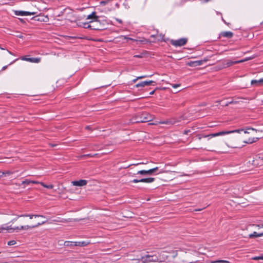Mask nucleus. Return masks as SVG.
Segmentation results:
<instances>
[{"label": "nucleus", "mask_w": 263, "mask_h": 263, "mask_svg": "<svg viewBox=\"0 0 263 263\" xmlns=\"http://www.w3.org/2000/svg\"><path fill=\"white\" fill-rule=\"evenodd\" d=\"M164 172L163 171H160V173H164Z\"/></svg>", "instance_id": "obj_57"}, {"label": "nucleus", "mask_w": 263, "mask_h": 263, "mask_svg": "<svg viewBox=\"0 0 263 263\" xmlns=\"http://www.w3.org/2000/svg\"><path fill=\"white\" fill-rule=\"evenodd\" d=\"M204 2H209L210 0H203Z\"/></svg>", "instance_id": "obj_56"}, {"label": "nucleus", "mask_w": 263, "mask_h": 263, "mask_svg": "<svg viewBox=\"0 0 263 263\" xmlns=\"http://www.w3.org/2000/svg\"><path fill=\"white\" fill-rule=\"evenodd\" d=\"M158 170V167H156L155 168L147 170V175H152L153 173H155Z\"/></svg>", "instance_id": "obj_22"}, {"label": "nucleus", "mask_w": 263, "mask_h": 263, "mask_svg": "<svg viewBox=\"0 0 263 263\" xmlns=\"http://www.w3.org/2000/svg\"><path fill=\"white\" fill-rule=\"evenodd\" d=\"M257 227L259 228H263V223L257 225Z\"/></svg>", "instance_id": "obj_45"}, {"label": "nucleus", "mask_w": 263, "mask_h": 263, "mask_svg": "<svg viewBox=\"0 0 263 263\" xmlns=\"http://www.w3.org/2000/svg\"><path fill=\"white\" fill-rule=\"evenodd\" d=\"M233 33L231 31H226L222 33V35L224 37L231 38L233 36Z\"/></svg>", "instance_id": "obj_21"}, {"label": "nucleus", "mask_w": 263, "mask_h": 263, "mask_svg": "<svg viewBox=\"0 0 263 263\" xmlns=\"http://www.w3.org/2000/svg\"><path fill=\"white\" fill-rule=\"evenodd\" d=\"M150 121V118L147 114L142 115L141 119L136 121V122H146Z\"/></svg>", "instance_id": "obj_13"}, {"label": "nucleus", "mask_w": 263, "mask_h": 263, "mask_svg": "<svg viewBox=\"0 0 263 263\" xmlns=\"http://www.w3.org/2000/svg\"><path fill=\"white\" fill-rule=\"evenodd\" d=\"M30 59L31 58H26L25 57H23L21 58V59L22 60L26 61H28V62H30Z\"/></svg>", "instance_id": "obj_35"}, {"label": "nucleus", "mask_w": 263, "mask_h": 263, "mask_svg": "<svg viewBox=\"0 0 263 263\" xmlns=\"http://www.w3.org/2000/svg\"><path fill=\"white\" fill-rule=\"evenodd\" d=\"M182 120V118L180 117L177 118H174L169 119H167L166 120L162 121L159 122V124H166V125H172L174 124H178L179 122H180Z\"/></svg>", "instance_id": "obj_4"}, {"label": "nucleus", "mask_w": 263, "mask_h": 263, "mask_svg": "<svg viewBox=\"0 0 263 263\" xmlns=\"http://www.w3.org/2000/svg\"><path fill=\"white\" fill-rule=\"evenodd\" d=\"M5 173V174H4V176H6V175H10L11 174V173L9 171H7V172H4Z\"/></svg>", "instance_id": "obj_41"}, {"label": "nucleus", "mask_w": 263, "mask_h": 263, "mask_svg": "<svg viewBox=\"0 0 263 263\" xmlns=\"http://www.w3.org/2000/svg\"><path fill=\"white\" fill-rule=\"evenodd\" d=\"M71 183L74 186H83L86 185L87 183V181L86 180H79L78 181H73Z\"/></svg>", "instance_id": "obj_9"}, {"label": "nucleus", "mask_w": 263, "mask_h": 263, "mask_svg": "<svg viewBox=\"0 0 263 263\" xmlns=\"http://www.w3.org/2000/svg\"><path fill=\"white\" fill-rule=\"evenodd\" d=\"M153 83H155V82L153 81H143V82H141L136 84V87H144L145 86L149 85Z\"/></svg>", "instance_id": "obj_12"}, {"label": "nucleus", "mask_w": 263, "mask_h": 263, "mask_svg": "<svg viewBox=\"0 0 263 263\" xmlns=\"http://www.w3.org/2000/svg\"><path fill=\"white\" fill-rule=\"evenodd\" d=\"M31 183V180H30L29 179H26L24 181H22V184H29Z\"/></svg>", "instance_id": "obj_31"}, {"label": "nucleus", "mask_w": 263, "mask_h": 263, "mask_svg": "<svg viewBox=\"0 0 263 263\" xmlns=\"http://www.w3.org/2000/svg\"><path fill=\"white\" fill-rule=\"evenodd\" d=\"M155 180L154 178H143L141 179L140 181L141 182H145V183H152L154 182Z\"/></svg>", "instance_id": "obj_18"}, {"label": "nucleus", "mask_w": 263, "mask_h": 263, "mask_svg": "<svg viewBox=\"0 0 263 263\" xmlns=\"http://www.w3.org/2000/svg\"><path fill=\"white\" fill-rule=\"evenodd\" d=\"M95 24H91L92 25H93L95 26V27H99L101 29L100 30H102V29L101 28V27H100L101 26V23H94Z\"/></svg>", "instance_id": "obj_33"}, {"label": "nucleus", "mask_w": 263, "mask_h": 263, "mask_svg": "<svg viewBox=\"0 0 263 263\" xmlns=\"http://www.w3.org/2000/svg\"><path fill=\"white\" fill-rule=\"evenodd\" d=\"M187 65L190 66H191V67H195L196 66L195 61H191L190 62H188L187 63Z\"/></svg>", "instance_id": "obj_30"}, {"label": "nucleus", "mask_w": 263, "mask_h": 263, "mask_svg": "<svg viewBox=\"0 0 263 263\" xmlns=\"http://www.w3.org/2000/svg\"><path fill=\"white\" fill-rule=\"evenodd\" d=\"M7 68V66H4V67H3V68H2V70H5Z\"/></svg>", "instance_id": "obj_50"}, {"label": "nucleus", "mask_w": 263, "mask_h": 263, "mask_svg": "<svg viewBox=\"0 0 263 263\" xmlns=\"http://www.w3.org/2000/svg\"><path fill=\"white\" fill-rule=\"evenodd\" d=\"M116 20H117L118 22H119L120 23H122V21L121 20H120V19L117 18V19H116Z\"/></svg>", "instance_id": "obj_51"}, {"label": "nucleus", "mask_w": 263, "mask_h": 263, "mask_svg": "<svg viewBox=\"0 0 263 263\" xmlns=\"http://www.w3.org/2000/svg\"><path fill=\"white\" fill-rule=\"evenodd\" d=\"M231 103H232V102H229V104H231ZM228 105V103L226 104V105Z\"/></svg>", "instance_id": "obj_60"}, {"label": "nucleus", "mask_w": 263, "mask_h": 263, "mask_svg": "<svg viewBox=\"0 0 263 263\" xmlns=\"http://www.w3.org/2000/svg\"><path fill=\"white\" fill-rule=\"evenodd\" d=\"M89 23L85 22V23H80L79 24H78V25L80 27H82L85 28H90L91 29L93 30H100L101 29L99 27H95V26L92 25L91 24H89Z\"/></svg>", "instance_id": "obj_7"}, {"label": "nucleus", "mask_w": 263, "mask_h": 263, "mask_svg": "<svg viewBox=\"0 0 263 263\" xmlns=\"http://www.w3.org/2000/svg\"><path fill=\"white\" fill-rule=\"evenodd\" d=\"M17 36L20 38H23V35L22 34H19V35H17Z\"/></svg>", "instance_id": "obj_52"}, {"label": "nucleus", "mask_w": 263, "mask_h": 263, "mask_svg": "<svg viewBox=\"0 0 263 263\" xmlns=\"http://www.w3.org/2000/svg\"><path fill=\"white\" fill-rule=\"evenodd\" d=\"M124 38L125 39L129 40H132V41H134V39H132V38L128 37H127V36H124Z\"/></svg>", "instance_id": "obj_44"}, {"label": "nucleus", "mask_w": 263, "mask_h": 263, "mask_svg": "<svg viewBox=\"0 0 263 263\" xmlns=\"http://www.w3.org/2000/svg\"><path fill=\"white\" fill-rule=\"evenodd\" d=\"M179 86H180L179 84H174V85H173V87L176 88V87H178Z\"/></svg>", "instance_id": "obj_47"}, {"label": "nucleus", "mask_w": 263, "mask_h": 263, "mask_svg": "<svg viewBox=\"0 0 263 263\" xmlns=\"http://www.w3.org/2000/svg\"><path fill=\"white\" fill-rule=\"evenodd\" d=\"M17 214H16V215H15L16 217L15 218H13V219L12 220L11 222H13V221H16V220L17 219V218H18V217H17Z\"/></svg>", "instance_id": "obj_46"}, {"label": "nucleus", "mask_w": 263, "mask_h": 263, "mask_svg": "<svg viewBox=\"0 0 263 263\" xmlns=\"http://www.w3.org/2000/svg\"><path fill=\"white\" fill-rule=\"evenodd\" d=\"M166 258V256H164L163 255L157 256L156 255H146L144 256H142L140 259H139L138 260L141 263H146L150 262H162Z\"/></svg>", "instance_id": "obj_3"}, {"label": "nucleus", "mask_w": 263, "mask_h": 263, "mask_svg": "<svg viewBox=\"0 0 263 263\" xmlns=\"http://www.w3.org/2000/svg\"><path fill=\"white\" fill-rule=\"evenodd\" d=\"M75 244H76V242L66 241L64 242V245L66 247L72 248L74 246H76Z\"/></svg>", "instance_id": "obj_19"}, {"label": "nucleus", "mask_w": 263, "mask_h": 263, "mask_svg": "<svg viewBox=\"0 0 263 263\" xmlns=\"http://www.w3.org/2000/svg\"><path fill=\"white\" fill-rule=\"evenodd\" d=\"M15 243H16L15 241H14V240H11V241H8V245H9V246H12V245H15Z\"/></svg>", "instance_id": "obj_34"}, {"label": "nucleus", "mask_w": 263, "mask_h": 263, "mask_svg": "<svg viewBox=\"0 0 263 263\" xmlns=\"http://www.w3.org/2000/svg\"><path fill=\"white\" fill-rule=\"evenodd\" d=\"M31 183H33V184H41V183H42V182H39V181H37L31 180Z\"/></svg>", "instance_id": "obj_39"}, {"label": "nucleus", "mask_w": 263, "mask_h": 263, "mask_svg": "<svg viewBox=\"0 0 263 263\" xmlns=\"http://www.w3.org/2000/svg\"><path fill=\"white\" fill-rule=\"evenodd\" d=\"M147 77V76H142L138 77V79H143L144 78H146Z\"/></svg>", "instance_id": "obj_43"}, {"label": "nucleus", "mask_w": 263, "mask_h": 263, "mask_svg": "<svg viewBox=\"0 0 263 263\" xmlns=\"http://www.w3.org/2000/svg\"><path fill=\"white\" fill-rule=\"evenodd\" d=\"M41 184L44 187H46V188H47V189H51L53 187V185H52V184H49V185H46L44 183L42 182V183H41Z\"/></svg>", "instance_id": "obj_25"}, {"label": "nucleus", "mask_w": 263, "mask_h": 263, "mask_svg": "<svg viewBox=\"0 0 263 263\" xmlns=\"http://www.w3.org/2000/svg\"><path fill=\"white\" fill-rule=\"evenodd\" d=\"M235 64H236V61L228 60L226 63L223 64V66L224 67H228Z\"/></svg>", "instance_id": "obj_17"}, {"label": "nucleus", "mask_w": 263, "mask_h": 263, "mask_svg": "<svg viewBox=\"0 0 263 263\" xmlns=\"http://www.w3.org/2000/svg\"><path fill=\"white\" fill-rule=\"evenodd\" d=\"M263 236V232L257 233L256 232H254L253 233L249 235V238H252L254 237H261Z\"/></svg>", "instance_id": "obj_16"}, {"label": "nucleus", "mask_w": 263, "mask_h": 263, "mask_svg": "<svg viewBox=\"0 0 263 263\" xmlns=\"http://www.w3.org/2000/svg\"><path fill=\"white\" fill-rule=\"evenodd\" d=\"M46 222V221H43L42 222H39L37 224L34 226H22L20 227H16L12 228L11 226L7 227H3L0 228V233L3 232L4 230H7L9 233H13L14 232H19L21 230H28L30 229H32L33 228H35L38 227L40 226H41Z\"/></svg>", "instance_id": "obj_2"}, {"label": "nucleus", "mask_w": 263, "mask_h": 263, "mask_svg": "<svg viewBox=\"0 0 263 263\" xmlns=\"http://www.w3.org/2000/svg\"><path fill=\"white\" fill-rule=\"evenodd\" d=\"M249 130L254 131L255 129L253 128H249L246 129H238L233 130H229V131H221L214 134H211L209 135H197V138L199 140H201L202 138H206L208 137L210 138H212L215 137L223 136L227 134H230L234 133H240L241 132H243L245 134H249L250 132Z\"/></svg>", "instance_id": "obj_1"}, {"label": "nucleus", "mask_w": 263, "mask_h": 263, "mask_svg": "<svg viewBox=\"0 0 263 263\" xmlns=\"http://www.w3.org/2000/svg\"><path fill=\"white\" fill-rule=\"evenodd\" d=\"M17 217H28L30 219H32L33 217H42L45 218V217L42 215H36V214H24L21 215H17Z\"/></svg>", "instance_id": "obj_11"}, {"label": "nucleus", "mask_w": 263, "mask_h": 263, "mask_svg": "<svg viewBox=\"0 0 263 263\" xmlns=\"http://www.w3.org/2000/svg\"><path fill=\"white\" fill-rule=\"evenodd\" d=\"M173 253L174 254V255H173V257H175L177 255V252H174Z\"/></svg>", "instance_id": "obj_53"}, {"label": "nucleus", "mask_w": 263, "mask_h": 263, "mask_svg": "<svg viewBox=\"0 0 263 263\" xmlns=\"http://www.w3.org/2000/svg\"><path fill=\"white\" fill-rule=\"evenodd\" d=\"M138 79H138V78H136V79H134V80H133V82H136V81H137V80H138Z\"/></svg>", "instance_id": "obj_55"}, {"label": "nucleus", "mask_w": 263, "mask_h": 263, "mask_svg": "<svg viewBox=\"0 0 263 263\" xmlns=\"http://www.w3.org/2000/svg\"><path fill=\"white\" fill-rule=\"evenodd\" d=\"M15 14L16 15L27 16L34 15L35 14V12L24 11H15Z\"/></svg>", "instance_id": "obj_8"}, {"label": "nucleus", "mask_w": 263, "mask_h": 263, "mask_svg": "<svg viewBox=\"0 0 263 263\" xmlns=\"http://www.w3.org/2000/svg\"><path fill=\"white\" fill-rule=\"evenodd\" d=\"M187 41L186 38H181L177 40H172L171 43L175 47H180L186 44Z\"/></svg>", "instance_id": "obj_5"}, {"label": "nucleus", "mask_w": 263, "mask_h": 263, "mask_svg": "<svg viewBox=\"0 0 263 263\" xmlns=\"http://www.w3.org/2000/svg\"><path fill=\"white\" fill-rule=\"evenodd\" d=\"M17 60V59L15 60L14 61H13V62H11V63H10V64H13V62H15V61H16Z\"/></svg>", "instance_id": "obj_59"}, {"label": "nucleus", "mask_w": 263, "mask_h": 263, "mask_svg": "<svg viewBox=\"0 0 263 263\" xmlns=\"http://www.w3.org/2000/svg\"><path fill=\"white\" fill-rule=\"evenodd\" d=\"M0 48H1V49H2V50H4V49H5L4 48H3V47H0Z\"/></svg>", "instance_id": "obj_62"}, {"label": "nucleus", "mask_w": 263, "mask_h": 263, "mask_svg": "<svg viewBox=\"0 0 263 263\" xmlns=\"http://www.w3.org/2000/svg\"><path fill=\"white\" fill-rule=\"evenodd\" d=\"M35 18V20L40 22H47L48 20V17L45 16H37Z\"/></svg>", "instance_id": "obj_14"}, {"label": "nucleus", "mask_w": 263, "mask_h": 263, "mask_svg": "<svg viewBox=\"0 0 263 263\" xmlns=\"http://www.w3.org/2000/svg\"><path fill=\"white\" fill-rule=\"evenodd\" d=\"M90 243L89 242L87 241H79V242H76L75 246H79V247H84L88 245Z\"/></svg>", "instance_id": "obj_15"}, {"label": "nucleus", "mask_w": 263, "mask_h": 263, "mask_svg": "<svg viewBox=\"0 0 263 263\" xmlns=\"http://www.w3.org/2000/svg\"><path fill=\"white\" fill-rule=\"evenodd\" d=\"M55 145H52L51 146H55Z\"/></svg>", "instance_id": "obj_63"}, {"label": "nucleus", "mask_w": 263, "mask_h": 263, "mask_svg": "<svg viewBox=\"0 0 263 263\" xmlns=\"http://www.w3.org/2000/svg\"><path fill=\"white\" fill-rule=\"evenodd\" d=\"M67 10H68V9H67V8H66V9H65L63 10V11H61V12H60V13L58 15V16H60L62 15H63V12H64V11H67Z\"/></svg>", "instance_id": "obj_40"}, {"label": "nucleus", "mask_w": 263, "mask_h": 263, "mask_svg": "<svg viewBox=\"0 0 263 263\" xmlns=\"http://www.w3.org/2000/svg\"><path fill=\"white\" fill-rule=\"evenodd\" d=\"M147 164V162H140V163H135V164H130L129 165H128L127 166L125 167V168H127L132 165H138L139 164Z\"/></svg>", "instance_id": "obj_29"}, {"label": "nucleus", "mask_w": 263, "mask_h": 263, "mask_svg": "<svg viewBox=\"0 0 263 263\" xmlns=\"http://www.w3.org/2000/svg\"><path fill=\"white\" fill-rule=\"evenodd\" d=\"M136 174H139V175H147V170H141V171H139L137 172V173H136ZM129 175L130 176H134L135 175H136V174H133V175L132 174V173H129Z\"/></svg>", "instance_id": "obj_20"}, {"label": "nucleus", "mask_w": 263, "mask_h": 263, "mask_svg": "<svg viewBox=\"0 0 263 263\" xmlns=\"http://www.w3.org/2000/svg\"><path fill=\"white\" fill-rule=\"evenodd\" d=\"M206 61H208V59H204L200 61H195V65L196 66L201 65L204 62H206Z\"/></svg>", "instance_id": "obj_24"}, {"label": "nucleus", "mask_w": 263, "mask_h": 263, "mask_svg": "<svg viewBox=\"0 0 263 263\" xmlns=\"http://www.w3.org/2000/svg\"><path fill=\"white\" fill-rule=\"evenodd\" d=\"M155 36V35H151V37H154Z\"/></svg>", "instance_id": "obj_61"}, {"label": "nucleus", "mask_w": 263, "mask_h": 263, "mask_svg": "<svg viewBox=\"0 0 263 263\" xmlns=\"http://www.w3.org/2000/svg\"><path fill=\"white\" fill-rule=\"evenodd\" d=\"M254 260L263 259V256L255 257L253 258Z\"/></svg>", "instance_id": "obj_38"}, {"label": "nucleus", "mask_w": 263, "mask_h": 263, "mask_svg": "<svg viewBox=\"0 0 263 263\" xmlns=\"http://www.w3.org/2000/svg\"><path fill=\"white\" fill-rule=\"evenodd\" d=\"M257 140V138H254L253 139H249L247 141H246L245 142L247 143H252L253 142H256Z\"/></svg>", "instance_id": "obj_28"}, {"label": "nucleus", "mask_w": 263, "mask_h": 263, "mask_svg": "<svg viewBox=\"0 0 263 263\" xmlns=\"http://www.w3.org/2000/svg\"><path fill=\"white\" fill-rule=\"evenodd\" d=\"M132 182H133V183H138V182H141V181H140V179H134L132 181Z\"/></svg>", "instance_id": "obj_37"}, {"label": "nucleus", "mask_w": 263, "mask_h": 263, "mask_svg": "<svg viewBox=\"0 0 263 263\" xmlns=\"http://www.w3.org/2000/svg\"><path fill=\"white\" fill-rule=\"evenodd\" d=\"M251 84L255 87H260L263 86V78L258 80H252L251 82Z\"/></svg>", "instance_id": "obj_10"}, {"label": "nucleus", "mask_w": 263, "mask_h": 263, "mask_svg": "<svg viewBox=\"0 0 263 263\" xmlns=\"http://www.w3.org/2000/svg\"><path fill=\"white\" fill-rule=\"evenodd\" d=\"M4 172H0V178L4 176Z\"/></svg>", "instance_id": "obj_42"}, {"label": "nucleus", "mask_w": 263, "mask_h": 263, "mask_svg": "<svg viewBox=\"0 0 263 263\" xmlns=\"http://www.w3.org/2000/svg\"><path fill=\"white\" fill-rule=\"evenodd\" d=\"M250 59H251V58H246L245 59L241 60H240V61H236V63H242V62L247 61H248V60H250Z\"/></svg>", "instance_id": "obj_32"}, {"label": "nucleus", "mask_w": 263, "mask_h": 263, "mask_svg": "<svg viewBox=\"0 0 263 263\" xmlns=\"http://www.w3.org/2000/svg\"><path fill=\"white\" fill-rule=\"evenodd\" d=\"M6 214L9 215H16V214H15L12 211H10V212H8L7 213H6Z\"/></svg>", "instance_id": "obj_36"}, {"label": "nucleus", "mask_w": 263, "mask_h": 263, "mask_svg": "<svg viewBox=\"0 0 263 263\" xmlns=\"http://www.w3.org/2000/svg\"><path fill=\"white\" fill-rule=\"evenodd\" d=\"M99 16L96 15V12H92L90 14L87 16V20H93L89 21L90 23L93 24V23H100V21L98 20Z\"/></svg>", "instance_id": "obj_6"}, {"label": "nucleus", "mask_w": 263, "mask_h": 263, "mask_svg": "<svg viewBox=\"0 0 263 263\" xmlns=\"http://www.w3.org/2000/svg\"><path fill=\"white\" fill-rule=\"evenodd\" d=\"M40 62V58H31L30 60V62L39 63Z\"/></svg>", "instance_id": "obj_26"}, {"label": "nucleus", "mask_w": 263, "mask_h": 263, "mask_svg": "<svg viewBox=\"0 0 263 263\" xmlns=\"http://www.w3.org/2000/svg\"><path fill=\"white\" fill-rule=\"evenodd\" d=\"M154 92H155V91H154H154H151V92L149 93V95H153V94L154 93Z\"/></svg>", "instance_id": "obj_54"}, {"label": "nucleus", "mask_w": 263, "mask_h": 263, "mask_svg": "<svg viewBox=\"0 0 263 263\" xmlns=\"http://www.w3.org/2000/svg\"><path fill=\"white\" fill-rule=\"evenodd\" d=\"M8 52L10 54H12V52L9 51H8Z\"/></svg>", "instance_id": "obj_58"}, {"label": "nucleus", "mask_w": 263, "mask_h": 263, "mask_svg": "<svg viewBox=\"0 0 263 263\" xmlns=\"http://www.w3.org/2000/svg\"><path fill=\"white\" fill-rule=\"evenodd\" d=\"M85 129H87V130H90V129H91V127H90V126H86L85 127Z\"/></svg>", "instance_id": "obj_48"}, {"label": "nucleus", "mask_w": 263, "mask_h": 263, "mask_svg": "<svg viewBox=\"0 0 263 263\" xmlns=\"http://www.w3.org/2000/svg\"><path fill=\"white\" fill-rule=\"evenodd\" d=\"M210 263H230V262L225 260H216L210 261Z\"/></svg>", "instance_id": "obj_23"}, {"label": "nucleus", "mask_w": 263, "mask_h": 263, "mask_svg": "<svg viewBox=\"0 0 263 263\" xmlns=\"http://www.w3.org/2000/svg\"><path fill=\"white\" fill-rule=\"evenodd\" d=\"M134 57H136V58H141L142 56L140 55H134Z\"/></svg>", "instance_id": "obj_49"}, {"label": "nucleus", "mask_w": 263, "mask_h": 263, "mask_svg": "<svg viewBox=\"0 0 263 263\" xmlns=\"http://www.w3.org/2000/svg\"><path fill=\"white\" fill-rule=\"evenodd\" d=\"M97 155H98L97 154H95L93 155L89 154L83 155H82L81 156V157H82V158H84V157H93L97 156Z\"/></svg>", "instance_id": "obj_27"}]
</instances>
